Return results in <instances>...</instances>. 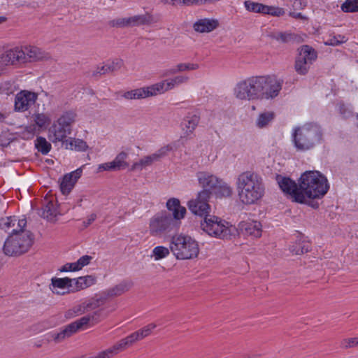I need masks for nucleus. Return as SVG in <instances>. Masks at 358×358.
<instances>
[{
    "instance_id": "1",
    "label": "nucleus",
    "mask_w": 358,
    "mask_h": 358,
    "mask_svg": "<svg viewBox=\"0 0 358 358\" xmlns=\"http://www.w3.org/2000/svg\"><path fill=\"white\" fill-rule=\"evenodd\" d=\"M277 182L280 188L289 195L293 201L306 203L308 199L324 196L329 186L327 178L317 171L303 173L299 179V185L289 178L278 176Z\"/></svg>"
},
{
    "instance_id": "2",
    "label": "nucleus",
    "mask_w": 358,
    "mask_h": 358,
    "mask_svg": "<svg viewBox=\"0 0 358 358\" xmlns=\"http://www.w3.org/2000/svg\"><path fill=\"white\" fill-rule=\"evenodd\" d=\"M236 186L240 201L245 205L256 203L265 193L262 176L252 171L240 173L237 177Z\"/></svg>"
},
{
    "instance_id": "3",
    "label": "nucleus",
    "mask_w": 358,
    "mask_h": 358,
    "mask_svg": "<svg viewBox=\"0 0 358 358\" xmlns=\"http://www.w3.org/2000/svg\"><path fill=\"white\" fill-rule=\"evenodd\" d=\"M322 130L316 123H307L294 129L292 136L296 149L306 151L314 148L322 140Z\"/></svg>"
},
{
    "instance_id": "4",
    "label": "nucleus",
    "mask_w": 358,
    "mask_h": 358,
    "mask_svg": "<svg viewBox=\"0 0 358 358\" xmlns=\"http://www.w3.org/2000/svg\"><path fill=\"white\" fill-rule=\"evenodd\" d=\"M170 250L177 259H193L199 254L198 242L190 236L183 234L172 236L170 242Z\"/></svg>"
},
{
    "instance_id": "5",
    "label": "nucleus",
    "mask_w": 358,
    "mask_h": 358,
    "mask_svg": "<svg viewBox=\"0 0 358 358\" xmlns=\"http://www.w3.org/2000/svg\"><path fill=\"white\" fill-rule=\"evenodd\" d=\"M201 227L208 236L219 239H230L236 231V228L228 222L211 215L204 217Z\"/></svg>"
},
{
    "instance_id": "6",
    "label": "nucleus",
    "mask_w": 358,
    "mask_h": 358,
    "mask_svg": "<svg viewBox=\"0 0 358 358\" xmlns=\"http://www.w3.org/2000/svg\"><path fill=\"white\" fill-rule=\"evenodd\" d=\"M76 114L71 110L64 112L48 129V138L53 143L64 140L71 134Z\"/></svg>"
},
{
    "instance_id": "7",
    "label": "nucleus",
    "mask_w": 358,
    "mask_h": 358,
    "mask_svg": "<svg viewBox=\"0 0 358 358\" xmlns=\"http://www.w3.org/2000/svg\"><path fill=\"white\" fill-rule=\"evenodd\" d=\"M261 76H251L239 81L234 88V95L240 100L260 99Z\"/></svg>"
},
{
    "instance_id": "8",
    "label": "nucleus",
    "mask_w": 358,
    "mask_h": 358,
    "mask_svg": "<svg viewBox=\"0 0 358 358\" xmlns=\"http://www.w3.org/2000/svg\"><path fill=\"white\" fill-rule=\"evenodd\" d=\"M33 243V238L29 231L12 233L3 245L6 255H20L28 251Z\"/></svg>"
},
{
    "instance_id": "9",
    "label": "nucleus",
    "mask_w": 358,
    "mask_h": 358,
    "mask_svg": "<svg viewBox=\"0 0 358 358\" xmlns=\"http://www.w3.org/2000/svg\"><path fill=\"white\" fill-rule=\"evenodd\" d=\"M178 227V223L173 220L170 215L159 214L150 220L149 232L153 236H161L165 233L170 232Z\"/></svg>"
},
{
    "instance_id": "10",
    "label": "nucleus",
    "mask_w": 358,
    "mask_h": 358,
    "mask_svg": "<svg viewBox=\"0 0 358 358\" xmlns=\"http://www.w3.org/2000/svg\"><path fill=\"white\" fill-rule=\"evenodd\" d=\"M260 99H273L278 96L283 81L275 76H261Z\"/></svg>"
},
{
    "instance_id": "11",
    "label": "nucleus",
    "mask_w": 358,
    "mask_h": 358,
    "mask_svg": "<svg viewBox=\"0 0 358 358\" xmlns=\"http://www.w3.org/2000/svg\"><path fill=\"white\" fill-rule=\"evenodd\" d=\"M211 192L207 189L200 191L196 198L188 201L187 206L189 210L194 215L201 217L209 216L210 213V206L208 203Z\"/></svg>"
},
{
    "instance_id": "12",
    "label": "nucleus",
    "mask_w": 358,
    "mask_h": 358,
    "mask_svg": "<svg viewBox=\"0 0 358 358\" xmlns=\"http://www.w3.org/2000/svg\"><path fill=\"white\" fill-rule=\"evenodd\" d=\"M317 58V52L310 46L305 45L299 49V55L295 62V70L301 75L307 73L310 65Z\"/></svg>"
},
{
    "instance_id": "13",
    "label": "nucleus",
    "mask_w": 358,
    "mask_h": 358,
    "mask_svg": "<svg viewBox=\"0 0 358 358\" xmlns=\"http://www.w3.org/2000/svg\"><path fill=\"white\" fill-rule=\"evenodd\" d=\"M157 22V19L149 13L128 17H122L112 21V25L117 27L150 25Z\"/></svg>"
},
{
    "instance_id": "14",
    "label": "nucleus",
    "mask_w": 358,
    "mask_h": 358,
    "mask_svg": "<svg viewBox=\"0 0 358 358\" xmlns=\"http://www.w3.org/2000/svg\"><path fill=\"white\" fill-rule=\"evenodd\" d=\"M171 150L172 147L170 145L162 147L155 153L144 156L138 162H134L131 166V171H142L143 169L151 166L155 162H158L162 158L166 156Z\"/></svg>"
},
{
    "instance_id": "15",
    "label": "nucleus",
    "mask_w": 358,
    "mask_h": 358,
    "mask_svg": "<svg viewBox=\"0 0 358 358\" xmlns=\"http://www.w3.org/2000/svg\"><path fill=\"white\" fill-rule=\"evenodd\" d=\"M156 327V324L150 323L148 325L139 329L138 330L130 334L126 337L120 339V341L125 350L134 345L136 343L149 336Z\"/></svg>"
},
{
    "instance_id": "16",
    "label": "nucleus",
    "mask_w": 358,
    "mask_h": 358,
    "mask_svg": "<svg viewBox=\"0 0 358 358\" xmlns=\"http://www.w3.org/2000/svg\"><path fill=\"white\" fill-rule=\"evenodd\" d=\"M38 99V94L28 91L22 90L15 97V110L24 112L28 110L34 105Z\"/></svg>"
},
{
    "instance_id": "17",
    "label": "nucleus",
    "mask_w": 358,
    "mask_h": 358,
    "mask_svg": "<svg viewBox=\"0 0 358 358\" xmlns=\"http://www.w3.org/2000/svg\"><path fill=\"white\" fill-rule=\"evenodd\" d=\"M24 64L50 59V55L41 48L31 45L21 46Z\"/></svg>"
},
{
    "instance_id": "18",
    "label": "nucleus",
    "mask_w": 358,
    "mask_h": 358,
    "mask_svg": "<svg viewBox=\"0 0 358 358\" xmlns=\"http://www.w3.org/2000/svg\"><path fill=\"white\" fill-rule=\"evenodd\" d=\"M23 54L21 46L7 50L0 55V67L24 64Z\"/></svg>"
},
{
    "instance_id": "19",
    "label": "nucleus",
    "mask_w": 358,
    "mask_h": 358,
    "mask_svg": "<svg viewBox=\"0 0 358 358\" xmlns=\"http://www.w3.org/2000/svg\"><path fill=\"white\" fill-rule=\"evenodd\" d=\"M189 81V77L185 75H178L171 78L163 80L154 84L157 94H163L168 91L172 90L175 87L187 83Z\"/></svg>"
},
{
    "instance_id": "20",
    "label": "nucleus",
    "mask_w": 358,
    "mask_h": 358,
    "mask_svg": "<svg viewBox=\"0 0 358 358\" xmlns=\"http://www.w3.org/2000/svg\"><path fill=\"white\" fill-rule=\"evenodd\" d=\"M238 228L242 234L252 238H258L262 236V225L259 221L254 220H243L238 224Z\"/></svg>"
},
{
    "instance_id": "21",
    "label": "nucleus",
    "mask_w": 358,
    "mask_h": 358,
    "mask_svg": "<svg viewBox=\"0 0 358 358\" xmlns=\"http://www.w3.org/2000/svg\"><path fill=\"white\" fill-rule=\"evenodd\" d=\"M157 95V92L153 84L150 86L124 92L122 94V97L127 100H136L145 99L150 96H155Z\"/></svg>"
},
{
    "instance_id": "22",
    "label": "nucleus",
    "mask_w": 358,
    "mask_h": 358,
    "mask_svg": "<svg viewBox=\"0 0 358 358\" xmlns=\"http://www.w3.org/2000/svg\"><path fill=\"white\" fill-rule=\"evenodd\" d=\"M83 173L82 168L66 174L60 182V189L63 194H68L73 188Z\"/></svg>"
},
{
    "instance_id": "23",
    "label": "nucleus",
    "mask_w": 358,
    "mask_h": 358,
    "mask_svg": "<svg viewBox=\"0 0 358 358\" xmlns=\"http://www.w3.org/2000/svg\"><path fill=\"white\" fill-rule=\"evenodd\" d=\"M73 287V279L69 278H52L51 279V283L49 285L50 289L52 293L58 295H64L66 293L71 292V289L67 292L63 291L65 289H72Z\"/></svg>"
},
{
    "instance_id": "24",
    "label": "nucleus",
    "mask_w": 358,
    "mask_h": 358,
    "mask_svg": "<svg viewBox=\"0 0 358 358\" xmlns=\"http://www.w3.org/2000/svg\"><path fill=\"white\" fill-rule=\"evenodd\" d=\"M197 180L199 184L203 188L210 192V189H214L217 187L220 180L215 175L207 171H199L196 173Z\"/></svg>"
},
{
    "instance_id": "25",
    "label": "nucleus",
    "mask_w": 358,
    "mask_h": 358,
    "mask_svg": "<svg viewBox=\"0 0 358 358\" xmlns=\"http://www.w3.org/2000/svg\"><path fill=\"white\" fill-rule=\"evenodd\" d=\"M166 207L172 213L171 217L179 224V221L185 215L186 208L180 205L179 199L176 198L169 199L166 202Z\"/></svg>"
},
{
    "instance_id": "26",
    "label": "nucleus",
    "mask_w": 358,
    "mask_h": 358,
    "mask_svg": "<svg viewBox=\"0 0 358 358\" xmlns=\"http://www.w3.org/2000/svg\"><path fill=\"white\" fill-rule=\"evenodd\" d=\"M98 316L99 313L94 312L92 314L84 316L69 324L71 325L74 333H76L78 331L85 329L89 324L92 326L98 323L99 321Z\"/></svg>"
},
{
    "instance_id": "27",
    "label": "nucleus",
    "mask_w": 358,
    "mask_h": 358,
    "mask_svg": "<svg viewBox=\"0 0 358 358\" xmlns=\"http://www.w3.org/2000/svg\"><path fill=\"white\" fill-rule=\"evenodd\" d=\"M120 340L114 343L112 346L100 351L96 355L93 356H81L80 358H113L121 352L124 351Z\"/></svg>"
},
{
    "instance_id": "28",
    "label": "nucleus",
    "mask_w": 358,
    "mask_h": 358,
    "mask_svg": "<svg viewBox=\"0 0 358 358\" xmlns=\"http://www.w3.org/2000/svg\"><path fill=\"white\" fill-rule=\"evenodd\" d=\"M92 259V256L83 255L75 262L65 264L59 270L61 272L78 271L88 265Z\"/></svg>"
},
{
    "instance_id": "29",
    "label": "nucleus",
    "mask_w": 358,
    "mask_h": 358,
    "mask_svg": "<svg viewBox=\"0 0 358 358\" xmlns=\"http://www.w3.org/2000/svg\"><path fill=\"white\" fill-rule=\"evenodd\" d=\"M132 282L129 280H123L117 285L106 289L104 292L106 297H117L128 292L132 287Z\"/></svg>"
},
{
    "instance_id": "30",
    "label": "nucleus",
    "mask_w": 358,
    "mask_h": 358,
    "mask_svg": "<svg viewBox=\"0 0 358 358\" xmlns=\"http://www.w3.org/2000/svg\"><path fill=\"white\" fill-rule=\"evenodd\" d=\"M73 282L74 285L72 287V289H71V292H78L92 286L96 283V278L94 275H87L74 278L73 279Z\"/></svg>"
},
{
    "instance_id": "31",
    "label": "nucleus",
    "mask_w": 358,
    "mask_h": 358,
    "mask_svg": "<svg viewBox=\"0 0 358 358\" xmlns=\"http://www.w3.org/2000/svg\"><path fill=\"white\" fill-rule=\"evenodd\" d=\"M219 25L218 21L215 19H201L194 22V29L199 33L210 32Z\"/></svg>"
},
{
    "instance_id": "32",
    "label": "nucleus",
    "mask_w": 358,
    "mask_h": 358,
    "mask_svg": "<svg viewBox=\"0 0 358 358\" xmlns=\"http://www.w3.org/2000/svg\"><path fill=\"white\" fill-rule=\"evenodd\" d=\"M123 65L122 59H115L113 61H108L101 66H97L94 71V75H102L118 71Z\"/></svg>"
},
{
    "instance_id": "33",
    "label": "nucleus",
    "mask_w": 358,
    "mask_h": 358,
    "mask_svg": "<svg viewBox=\"0 0 358 358\" xmlns=\"http://www.w3.org/2000/svg\"><path fill=\"white\" fill-rule=\"evenodd\" d=\"M199 120L200 117L196 115H187L184 119L182 123V127L183 134L185 136H188L194 132L199 124Z\"/></svg>"
},
{
    "instance_id": "34",
    "label": "nucleus",
    "mask_w": 358,
    "mask_h": 358,
    "mask_svg": "<svg viewBox=\"0 0 358 358\" xmlns=\"http://www.w3.org/2000/svg\"><path fill=\"white\" fill-rule=\"evenodd\" d=\"M199 69V64L197 63H178L173 68L169 69L164 76L176 74L177 73H182L185 71H195Z\"/></svg>"
},
{
    "instance_id": "35",
    "label": "nucleus",
    "mask_w": 358,
    "mask_h": 358,
    "mask_svg": "<svg viewBox=\"0 0 358 358\" xmlns=\"http://www.w3.org/2000/svg\"><path fill=\"white\" fill-rule=\"evenodd\" d=\"M275 114L273 111L266 110L259 114L256 119V126L263 129L268 127L275 119Z\"/></svg>"
},
{
    "instance_id": "36",
    "label": "nucleus",
    "mask_w": 358,
    "mask_h": 358,
    "mask_svg": "<svg viewBox=\"0 0 358 358\" xmlns=\"http://www.w3.org/2000/svg\"><path fill=\"white\" fill-rule=\"evenodd\" d=\"M268 37L280 43H289L294 41L297 38V36L291 32L272 31L268 34Z\"/></svg>"
},
{
    "instance_id": "37",
    "label": "nucleus",
    "mask_w": 358,
    "mask_h": 358,
    "mask_svg": "<svg viewBox=\"0 0 358 358\" xmlns=\"http://www.w3.org/2000/svg\"><path fill=\"white\" fill-rule=\"evenodd\" d=\"M56 208L52 201H45L43 204L41 215L47 220H52L56 216Z\"/></svg>"
},
{
    "instance_id": "38",
    "label": "nucleus",
    "mask_w": 358,
    "mask_h": 358,
    "mask_svg": "<svg viewBox=\"0 0 358 358\" xmlns=\"http://www.w3.org/2000/svg\"><path fill=\"white\" fill-rule=\"evenodd\" d=\"M215 189V194L220 197H229L233 194V188L221 179Z\"/></svg>"
},
{
    "instance_id": "39",
    "label": "nucleus",
    "mask_w": 358,
    "mask_h": 358,
    "mask_svg": "<svg viewBox=\"0 0 358 358\" xmlns=\"http://www.w3.org/2000/svg\"><path fill=\"white\" fill-rule=\"evenodd\" d=\"M106 297H93L88 300L83 301L86 313L93 310L103 305L106 302Z\"/></svg>"
},
{
    "instance_id": "40",
    "label": "nucleus",
    "mask_w": 358,
    "mask_h": 358,
    "mask_svg": "<svg viewBox=\"0 0 358 358\" xmlns=\"http://www.w3.org/2000/svg\"><path fill=\"white\" fill-rule=\"evenodd\" d=\"M33 120L36 128H46L50 123V117L45 113H38L33 115Z\"/></svg>"
},
{
    "instance_id": "41",
    "label": "nucleus",
    "mask_w": 358,
    "mask_h": 358,
    "mask_svg": "<svg viewBox=\"0 0 358 358\" xmlns=\"http://www.w3.org/2000/svg\"><path fill=\"white\" fill-rule=\"evenodd\" d=\"M74 333L70 324L66 325L62 330L57 333H53L52 338L56 343H59L71 336Z\"/></svg>"
},
{
    "instance_id": "42",
    "label": "nucleus",
    "mask_w": 358,
    "mask_h": 358,
    "mask_svg": "<svg viewBox=\"0 0 358 358\" xmlns=\"http://www.w3.org/2000/svg\"><path fill=\"white\" fill-rule=\"evenodd\" d=\"M289 250L293 255H302L310 250V245L303 241H297L289 246Z\"/></svg>"
},
{
    "instance_id": "43",
    "label": "nucleus",
    "mask_w": 358,
    "mask_h": 358,
    "mask_svg": "<svg viewBox=\"0 0 358 358\" xmlns=\"http://www.w3.org/2000/svg\"><path fill=\"white\" fill-rule=\"evenodd\" d=\"M35 146L38 152L43 155H47L51 150V144L45 138L39 136L35 141Z\"/></svg>"
},
{
    "instance_id": "44",
    "label": "nucleus",
    "mask_w": 358,
    "mask_h": 358,
    "mask_svg": "<svg viewBox=\"0 0 358 358\" xmlns=\"http://www.w3.org/2000/svg\"><path fill=\"white\" fill-rule=\"evenodd\" d=\"M170 250V248L157 246L152 250L151 257H154L155 260L158 261L166 257L169 255Z\"/></svg>"
},
{
    "instance_id": "45",
    "label": "nucleus",
    "mask_w": 358,
    "mask_h": 358,
    "mask_svg": "<svg viewBox=\"0 0 358 358\" xmlns=\"http://www.w3.org/2000/svg\"><path fill=\"white\" fill-rule=\"evenodd\" d=\"M245 7L247 10L250 12L257 13H264L265 5L258 3L254 2L252 1H245L244 2Z\"/></svg>"
},
{
    "instance_id": "46",
    "label": "nucleus",
    "mask_w": 358,
    "mask_h": 358,
    "mask_svg": "<svg viewBox=\"0 0 358 358\" xmlns=\"http://www.w3.org/2000/svg\"><path fill=\"white\" fill-rule=\"evenodd\" d=\"M127 158L128 154L124 151H122L118 153L113 159L120 170L125 169L128 167L129 164L127 162Z\"/></svg>"
},
{
    "instance_id": "47",
    "label": "nucleus",
    "mask_w": 358,
    "mask_h": 358,
    "mask_svg": "<svg viewBox=\"0 0 358 358\" xmlns=\"http://www.w3.org/2000/svg\"><path fill=\"white\" fill-rule=\"evenodd\" d=\"M85 313H86V311H85V306H84V304L83 302L80 304L75 306L72 308L67 310L65 313V317L66 318L70 319V318L74 317L76 316L83 315Z\"/></svg>"
},
{
    "instance_id": "48",
    "label": "nucleus",
    "mask_w": 358,
    "mask_h": 358,
    "mask_svg": "<svg viewBox=\"0 0 358 358\" xmlns=\"http://www.w3.org/2000/svg\"><path fill=\"white\" fill-rule=\"evenodd\" d=\"M341 8L344 13L358 12V0H345Z\"/></svg>"
},
{
    "instance_id": "49",
    "label": "nucleus",
    "mask_w": 358,
    "mask_h": 358,
    "mask_svg": "<svg viewBox=\"0 0 358 358\" xmlns=\"http://www.w3.org/2000/svg\"><path fill=\"white\" fill-rule=\"evenodd\" d=\"M347 38L343 35L330 36L324 42L326 45L337 46L347 41Z\"/></svg>"
},
{
    "instance_id": "50",
    "label": "nucleus",
    "mask_w": 358,
    "mask_h": 358,
    "mask_svg": "<svg viewBox=\"0 0 358 358\" xmlns=\"http://www.w3.org/2000/svg\"><path fill=\"white\" fill-rule=\"evenodd\" d=\"M36 131L37 129L36 125L31 124L27 126L20 132V136L24 140H30L34 137Z\"/></svg>"
},
{
    "instance_id": "51",
    "label": "nucleus",
    "mask_w": 358,
    "mask_h": 358,
    "mask_svg": "<svg viewBox=\"0 0 358 358\" xmlns=\"http://www.w3.org/2000/svg\"><path fill=\"white\" fill-rule=\"evenodd\" d=\"M340 347L343 349L358 347V337L343 338L340 343Z\"/></svg>"
},
{
    "instance_id": "52",
    "label": "nucleus",
    "mask_w": 358,
    "mask_h": 358,
    "mask_svg": "<svg viewBox=\"0 0 358 358\" xmlns=\"http://www.w3.org/2000/svg\"><path fill=\"white\" fill-rule=\"evenodd\" d=\"M264 14H268L272 16L280 17L285 14V10L283 8L278 6H270L265 5Z\"/></svg>"
},
{
    "instance_id": "53",
    "label": "nucleus",
    "mask_w": 358,
    "mask_h": 358,
    "mask_svg": "<svg viewBox=\"0 0 358 358\" xmlns=\"http://www.w3.org/2000/svg\"><path fill=\"white\" fill-rule=\"evenodd\" d=\"M17 222V218L15 217H7L6 218L1 219L0 222V227L7 231L10 227H14Z\"/></svg>"
},
{
    "instance_id": "54",
    "label": "nucleus",
    "mask_w": 358,
    "mask_h": 358,
    "mask_svg": "<svg viewBox=\"0 0 358 358\" xmlns=\"http://www.w3.org/2000/svg\"><path fill=\"white\" fill-rule=\"evenodd\" d=\"M285 1L295 10L304 9L307 6L306 0H285Z\"/></svg>"
},
{
    "instance_id": "55",
    "label": "nucleus",
    "mask_w": 358,
    "mask_h": 358,
    "mask_svg": "<svg viewBox=\"0 0 358 358\" xmlns=\"http://www.w3.org/2000/svg\"><path fill=\"white\" fill-rule=\"evenodd\" d=\"M73 142H74V148H73L74 150H75V151L85 152L89 148L87 143L82 139L76 138V140L73 141Z\"/></svg>"
},
{
    "instance_id": "56",
    "label": "nucleus",
    "mask_w": 358,
    "mask_h": 358,
    "mask_svg": "<svg viewBox=\"0 0 358 358\" xmlns=\"http://www.w3.org/2000/svg\"><path fill=\"white\" fill-rule=\"evenodd\" d=\"M13 139V138L10 134L6 131H3L0 134V145L6 147L10 143Z\"/></svg>"
},
{
    "instance_id": "57",
    "label": "nucleus",
    "mask_w": 358,
    "mask_h": 358,
    "mask_svg": "<svg viewBox=\"0 0 358 358\" xmlns=\"http://www.w3.org/2000/svg\"><path fill=\"white\" fill-rule=\"evenodd\" d=\"M212 1L213 0H179V4L185 6L200 5Z\"/></svg>"
},
{
    "instance_id": "58",
    "label": "nucleus",
    "mask_w": 358,
    "mask_h": 358,
    "mask_svg": "<svg viewBox=\"0 0 358 358\" xmlns=\"http://www.w3.org/2000/svg\"><path fill=\"white\" fill-rule=\"evenodd\" d=\"M76 140V138H65L64 141H61L62 143V145L65 148L66 150H74V142L73 141Z\"/></svg>"
},
{
    "instance_id": "59",
    "label": "nucleus",
    "mask_w": 358,
    "mask_h": 358,
    "mask_svg": "<svg viewBox=\"0 0 358 358\" xmlns=\"http://www.w3.org/2000/svg\"><path fill=\"white\" fill-rule=\"evenodd\" d=\"M17 228L13 229V233H21L22 231H25L23 230V228L25 227L27 224V221L25 219H17Z\"/></svg>"
},
{
    "instance_id": "60",
    "label": "nucleus",
    "mask_w": 358,
    "mask_h": 358,
    "mask_svg": "<svg viewBox=\"0 0 358 358\" xmlns=\"http://www.w3.org/2000/svg\"><path fill=\"white\" fill-rule=\"evenodd\" d=\"M102 171H112L110 168V164L109 162H106L103 164H101L98 166L97 172Z\"/></svg>"
},
{
    "instance_id": "61",
    "label": "nucleus",
    "mask_w": 358,
    "mask_h": 358,
    "mask_svg": "<svg viewBox=\"0 0 358 358\" xmlns=\"http://www.w3.org/2000/svg\"><path fill=\"white\" fill-rule=\"evenodd\" d=\"M162 3L168 5H177L179 4V0H159Z\"/></svg>"
},
{
    "instance_id": "62",
    "label": "nucleus",
    "mask_w": 358,
    "mask_h": 358,
    "mask_svg": "<svg viewBox=\"0 0 358 358\" xmlns=\"http://www.w3.org/2000/svg\"><path fill=\"white\" fill-rule=\"evenodd\" d=\"M110 164L112 171H120L114 160L110 162Z\"/></svg>"
},
{
    "instance_id": "63",
    "label": "nucleus",
    "mask_w": 358,
    "mask_h": 358,
    "mask_svg": "<svg viewBox=\"0 0 358 358\" xmlns=\"http://www.w3.org/2000/svg\"><path fill=\"white\" fill-rule=\"evenodd\" d=\"M290 15L294 18H303V16L301 13H290Z\"/></svg>"
},
{
    "instance_id": "64",
    "label": "nucleus",
    "mask_w": 358,
    "mask_h": 358,
    "mask_svg": "<svg viewBox=\"0 0 358 358\" xmlns=\"http://www.w3.org/2000/svg\"><path fill=\"white\" fill-rule=\"evenodd\" d=\"M96 219V215L92 214L90 215L89 220H88V222H87V224H90L92 222H94Z\"/></svg>"
}]
</instances>
